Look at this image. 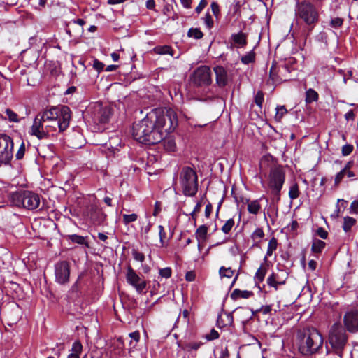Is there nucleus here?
<instances>
[{
    "label": "nucleus",
    "mask_w": 358,
    "mask_h": 358,
    "mask_svg": "<svg viewBox=\"0 0 358 358\" xmlns=\"http://www.w3.org/2000/svg\"><path fill=\"white\" fill-rule=\"evenodd\" d=\"M178 125V118L173 109L155 108L133 126V136L138 142L148 145L159 143L163 131L171 133Z\"/></svg>",
    "instance_id": "f257e3e1"
},
{
    "label": "nucleus",
    "mask_w": 358,
    "mask_h": 358,
    "mask_svg": "<svg viewBox=\"0 0 358 358\" xmlns=\"http://www.w3.org/2000/svg\"><path fill=\"white\" fill-rule=\"evenodd\" d=\"M297 346L299 352L305 356L317 353L323 345V337L314 327H306L297 331Z\"/></svg>",
    "instance_id": "f03ea898"
},
{
    "label": "nucleus",
    "mask_w": 358,
    "mask_h": 358,
    "mask_svg": "<svg viewBox=\"0 0 358 358\" xmlns=\"http://www.w3.org/2000/svg\"><path fill=\"white\" fill-rule=\"evenodd\" d=\"M348 335L341 324H334L329 332V343L331 349L327 350V355H333L336 358H343L344 349L348 343Z\"/></svg>",
    "instance_id": "7ed1b4c3"
},
{
    "label": "nucleus",
    "mask_w": 358,
    "mask_h": 358,
    "mask_svg": "<svg viewBox=\"0 0 358 358\" xmlns=\"http://www.w3.org/2000/svg\"><path fill=\"white\" fill-rule=\"evenodd\" d=\"M9 201L14 206L33 210L39 208L41 197L35 192L20 190L10 193Z\"/></svg>",
    "instance_id": "20e7f679"
},
{
    "label": "nucleus",
    "mask_w": 358,
    "mask_h": 358,
    "mask_svg": "<svg viewBox=\"0 0 358 358\" xmlns=\"http://www.w3.org/2000/svg\"><path fill=\"white\" fill-rule=\"evenodd\" d=\"M179 183L182 194L186 196H194L198 192V176L196 171L189 166H183L179 173Z\"/></svg>",
    "instance_id": "39448f33"
},
{
    "label": "nucleus",
    "mask_w": 358,
    "mask_h": 358,
    "mask_svg": "<svg viewBox=\"0 0 358 358\" xmlns=\"http://www.w3.org/2000/svg\"><path fill=\"white\" fill-rule=\"evenodd\" d=\"M296 17L306 25L314 27L319 21V12L314 4L308 1L298 2L295 9Z\"/></svg>",
    "instance_id": "423d86ee"
},
{
    "label": "nucleus",
    "mask_w": 358,
    "mask_h": 358,
    "mask_svg": "<svg viewBox=\"0 0 358 358\" xmlns=\"http://www.w3.org/2000/svg\"><path fill=\"white\" fill-rule=\"evenodd\" d=\"M285 180V173L281 166L273 167L268 175V185L273 196V199L277 202L280 200V192Z\"/></svg>",
    "instance_id": "0eeeda50"
},
{
    "label": "nucleus",
    "mask_w": 358,
    "mask_h": 358,
    "mask_svg": "<svg viewBox=\"0 0 358 358\" xmlns=\"http://www.w3.org/2000/svg\"><path fill=\"white\" fill-rule=\"evenodd\" d=\"M87 113L90 115L94 124L108 123L113 114V108L101 103L96 102L88 107Z\"/></svg>",
    "instance_id": "6e6552de"
},
{
    "label": "nucleus",
    "mask_w": 358,
    "mask_h": 358,
    "mask_svg": "<svg viewBox=\"0 0 358 358\" xmlns=\"http://www.w3.org/2000/svg\"><path fill=\"white\" fill-rule=\"evenodd\" d=\"M45 121H42L41 117L36 115L30 128L29 134L39 140L48 139L50 133L56 131V129H54V125H45Z\"/></svg>",
    "instance_id": "1a4fd4ad"
},
{
    "label": "nucleus",
    "mask_w": 358,
    "mask_h": 358,
    "mask_svg": "<svg viewBox=\"0 0 358 358\" xmlns=\"http://www.w3.org/2000/svg\"><path fill=\"white\" fill-rule=\"evenodd\" d=\"M13 139L5 134H0V163L8 164L13 157Z\"/></svg>",
    "instance_id": "9d476101"
},
{
    "label": "nucleus",
    "mask_w": 358,
    "mask_h": 358,
    "mask_svg": "<svg viewBox=\"0 0 358 358\" xmlns=\"http://www.w3.org/2000/svg\"><path fill=\"white\" fill-rule=\"evenodd\" d=\"M192 80L196 86L210 85L212 83L211 71L207 66L198 67L193 73Z\"/></svg>",
    "instance_id": "9b49d317"
},
{
    "label": "nucleus",
    "mask_w": 358,
    "mask_h": 358,
    "mask_svg": "<svg viewBox=\"0 0 358 358\" xmlns=\"http://www.w3.org/2000/svg\"><path fill=\"white\" fill-rule=\"evenodd\" d=\"M55 281L60 285L69 282L70 277V264L67 261H61L55 265Z\"/></svg>",
    "instance_id": "f8f14e48"
},
{
    "label": "nucleus",
    "mask_w": 358,
    "mask_h": 358,
    "mask_svg": "<svg viewBox=\"0 0 358 358\" xmlns=\"http://www.w3.org/2000/svg\"><path fill=\"white\" fill-rule=\"evenodd\" d=\"M126 280L130 285L136 289L138 293L143 292L146 288V281L142 279L131 266L127 268Z\"/></svg>",
    "instance_id": "ddd939ff"
},
{
    "label": "nucleus",
    "mask_w": 358,
    "mask_h": 358,
    "mask_svg": "<svg viewBox=\"0 0 358 358\" xmlns=\"http://www.w3.org/2000/svg\"><path fill=\"white\" fill-rule=\"evenodd\" d=\"M345 327L350 332L358 331V308H352L343 317Z\"/></svg>",
    "instance_id": "4468645a"
},
{
    "label": "nucleus",
    "mask_w": 358,
    "mask_h": 358,
    "mask_svg": "<svg viewBox=\"0 0 358 358\" xmlns=\"http://www.w3.org/2000/svg\"><path fill=\"white\" fill-rule=\"evenodd\" d=\"M71 118V111L70 108L67 106H60L57 119L58 124H57L60 132H63L69 127Z\"/></svg>",
    "instance_id": "2eb2a0df"
},
{
    "label": "nucleus",
    "mask_w": 358,
    "mask_h": 358,
    "mask_svg": "<svg viewBox=\"0 0 358 358\" xmlns=\"http://www.w3.org/2000/svg\"><path fill=\"white\" fill-rule=\"evenodd\" d=\"M289 73V67L285 66H282L281 69L277 70V68L274 66H272L270 69L269 73V80L268 82L271 81L273 85L279 84L283 81H287L290 80V78H287L285 76V73Z\"/></svg>",
    "instance_id": "dca6fc26"
},
{
    "label": "nucleus",
    "mask_w": 358,
    "mask_h": 358,
    "mask_svg": "<svg viewBox=\"0 0 358 358\" xmlns=\"http://www.w3.org/2000/svg\"><path fill=\"white\" fill-rule=\"evenodd\" d=\"M59 106L52 107L50 109H46L43 112L39 113L37 115L41 117L42 121H45L46 123L48 122L54 123V129H56L57 119L59 117Z\"/></svg>",
    "instance_id": "f3484780"
},
{
    "label": "nucleus",
    "mask_w": 358,
    "mask_h": 358,
    "mask_svg": "<svg viewBox=\"0 0 358 358\" xmlns=\"http://www.w3.org/2000/svg\"><path fill=\"white\" fill-rule=\"evenodd\" d=\"M214 71L216 76V83L220 87H224L228 83V76L226 69L221 66L214 67Z\"/></svg>",
    "instance_id": "a211bd4d"
},
{
    "label": "nucleus",
    "mask_w": 358,
    "mask_h": 358,
    "mask_svg": "<svg viewBox=\"0 0 358 358\" xmlns=\"http://www.w3.org/2000/svg\"><path fill=\"white\" fill-rule=\"evenodd\" d=\"M247 37V34L243 31L233 34L231 36V40L232 41L231 45H234L237 48L245 47L248 43Z\"/></svg>",
    "instance_id": "6ab92c4d"
},
{
    "label": "nucleus",
    "mask_w": 358,
    "mask_h": 358,
    "mask_svg": "<svg viewBox=\"0 0 358 358\" xmlns=\"http://www.w3.org/2000/svg\"><path fill=\"white\" fill-rule=\"evenodd\" d=\"M286 279H284L280 276L278 273H272L266 280L267 285L274 288L275 291L278 289L280 285H285Z\"/></svg>",
    "instance_id": "aec40b11"
},
{
    "label": "nucleus",
    "mask_w": 358,
    "mask_h": 358,
    "mask_svg": "<svg viewBox=\"0 0 358 358\" xmlns=\"http://www.w3.org/2000/svg\"><path fill=\"white\" fill-rule=\"evenodd\" d=\"M163 131V138L159 142L162 144L164 149L169 152H173L176 150V145L174 138L172 136L166 137Z\"/></svg>",
    "instance_id": "412c9836"
},
{
    "label": "nucleus",
    "mask_w": 358,
    "mask_h": 358,
    "mask_svg": "<svg viewBox=\"0 0 358 358\" xmlns=\"http://www.w3.org/2000/svg\"><path fill=\"white\" fill-rule=\"evenodd\" d=\"M177 345L182 350L190 352L191 350H197L200 346L201 343L198 342H182V341H178L177 342Z\"/></svg>",
    "instance_id": "4be33fe9"
},
{
    "label": "nucleus",
    "mask_w": 358,
    "mask_h": 358,
    "mask_svg": "<svg viewBox=\"0 0 358 358\" xmlns=\"http://www.w3.org/2000/svg\"><path fill=\"white\" fill-rule=\"evenodd\" d=\"M253 295V292L248 290H240L239 289H235L231 294V299L233 300H237L240 298L248 299Z\"/></svg>",
    "instance_id": "5701e85b"
},
{
    "label": "nucleus",
    "mask_w": 358,
    "mask_h": 358,
    "mask_svg": "<svg viewBox=\"0 0 358 358\" xmlns=\"http://www.w3.org/2000/svg\"><path fill=\"white\" fill-rule=\"evenodd\" d=\"M267 271L268 266L266 264H262L260 267L257 269L255 275V280L256 283H260L264 281Z\"/></svg>",
    "instance_id": "b1692460"
},
{
    "label": "nucleus",
    "mask_w": 358,
    "mask_h": 358,
    "mask_svg": "<svg viewBox=\"0 0 358 358\" xmlns=\"http://www.w3.org/2000/svg\"><path fill=\"white\" fill-rule=\"evenodd\" d=\"M208 227L205 224L201 225L195 232L196 238L199 242L205 241L207 239Z\"/></svg>",
    "instance_id": "393cba45"
},
{
    "label": "nucleus",
    "mask_w": 358,
    "mask_h": 358,
    "mask_svg": "<svg viewBox=\"0 0 358 358\" xmlns=\"http://www.w3.org/2000/svg\"><path fill=\"white\" fill-rule=\"evenodd\" d=\"M67 239L71 241L73 243H77L78 245H85L86 247H89L88 242L87 241V237H84L77 234H70L68 235Z\"/></svg>",
    "instance_id": "a878e982"
},
{
    "label": "nucleus",
    "mask_w": 358,
    "mask_h": 358,
    "mask_svg": "<svg viewBox=\"0 0 358 358\" xmlns=\"http://www.w3.org/2000/svg\"><path fill=\"white\" fill-rule=\"evenodd\" d=\"M261 209L259 199L249 201L248 203V211L252 215H257Z\"/></svg>",
    "instance_id": "bb28decb"
},
{
    "label": "nucleus",
    "mask_w": 358,
    "mask_h": 358,
    "mask_svg": "<svg viewBox=\"0 0 358 358\" xmlns=\"http://www.w3.org/2000/svg\"><path fill=\"white\" fill-rule=\"evenodd\" d=\"M356 219L352 217L346 216L343 218L342 228L345 233H348L351 230L352 227L356 224Z\"/></svg>",
    "instance_id": "cd10ccee"
},
{
    "label": "nucleus",
    "mask_w": 358,
    "mask_h": 358,
    "mask_svg": "<svg viewBox=\"0 0 358 358\" xmlns=\"http://www.w3.org/2000/svg\"><path fill=\"white\" fill-rule=\"evenodd\" d=\"M235 312L239 317L245 315V317L241 318V322L243 323L248 322L252 317V314H250V310H249L248 308H243L240 307L236 308L235 310Z\"/></svg>",
    "instance_id": "c85d7f7f"
},
{
    "label": "nucleus",
    "mask_w": 358,
    "mask_h": 358,
    "mask_svg": "<svg viewBox=\"0 0 358 358\" xmlns=\"http://www.w3.org/2000/svg\"><path fill=\"white\" fill-rule=\"evenodd\" d=\"M325 245H326V243L323 241H321L319 239H315V240H313V242L312 244L311 251L314 253L320 254L322 252Z\"/></svg>",
    "instance_id": "c756f323"
},
{
    "label": "nucleus",
    "mask_w": 358,
    "mask_h": 358,
    "mask_svg": "<svg viewBox=\"0 0 358 358\" xmlns=\"http://www.w3.org/2000/svg\"><path fill=\"white\" fill-rule=\"evenodd\" d=\"M90 217L95 224H101L105 219V215L99 209H96L91 213Z\"/></svg>",
    "instance_id": "7c9ffc66"
},
{
    "label": "nucleus",
    "mask_w": 358,
    "mask_h": 358,
    "mask_svg": "<svg viewBox=\"0 0 358 358\" xmlns=\"http://www.w3.org/2000/svg\"><path fill=\"white\" fill-rule=\"evenodd\" d=\"M235 271L231 267L221 266L219 269V275L221 278H231L234 275Z\"/></svg>",
    "instance_id": "2f4dec72"
},
{
    "label": "nucleus",
    "mask_w": 358,
    "mask_h": 358,
    "mask_svg": "<svg viewBox=\"0 0 358 358\" xmlns=\"http://www.w3.org/2000/svg\"><path fill=\"white\" fill-rule=\"evenodd\" d=\"M319 95L313 89H308L306 92V102L310 103L313 101H317Z\"/></svg>",
    "instance_id": "473e14b6"
},
{
    "label": "nucleus",
    "mask_w": 358,
    "mask_h": 358,
    "mask_svg": "<svg viewBox=\"0 0 358 358\" xmlns=\"http://www.w3.org/2000/svg\"><path fill=\"white\" fill-rule=\"evenodd\" d=\"M241 61L244 64L253 63L255 61V53L253 50L247 52L245 55L242 56Z\"/></svg>",
    "instance_id": "72a5a7b5"
},
{
    "label": "nucleus",
    "mask_w": 358,
    "mask_h": 358,
    "mask_svg": "<svg viewBox=\"0 0 358 358\" xmlns=\"http://www.w3.org/2000/svg\"><path fill=\"white\" fill-rule=\"evenodd\" d=\"M154 52L158 55L169 54L173 55L172 48L169 45L157 46L153 49Z\"/></svg>",
    "instance_id": "f704fd0d"
},
{
    "label": "nucleus",
    "mask_w": 358,
    "mask_h": 358,
    "mask_svg": "<svg viewBox=\"0 0 358 358\" xmlns=\"http://www.w3.org/2000/svg\"><path fill=\"white\" fill-rule=\"evenodd\" d=\"M264 232L262 228H257L251 234V238L256 243L261 242L264 237Z\"/></svg>",
    "instance_id": "c9c22d12"
},
{
    "label": "nucleus",
    "mask_w": 358,
    "mask_h": 358,
    "mask_svg": "<svg viewBox=\"0 0 358 358\" xmlns=\"http://www.w3.org/2000/svg\"><path fill=\"white\" fill-rule=\"evenodd\" d=\"M278 241L275 237H273L268 243L266 251V257H271L273 252L277 250Z\"/></svg>",
    "instance_id": "e433bc0d"
},
{
    "label": "nucleus",
    "mask_w": 358,
    "mask_h": 358,
    "mask_svg": "<svg viewBox=\"0 0 358 358\" xmlns=\"http://www.w3.org/2000/svg\"><path fill=\"white\" fill-rule=\"evenodd\" d=\"M187 36L194 39H201L203 38V34L199 28H191L187 32Z\"/></svg>",
    "instance_id": "4c0bfd02"
},
{
    "label": "nucleus",
    "mask_w": 358,
    "mask_h": 358,
    "mask_svg": "<svg viewBox=\"0 0 358 358\" xmlns=\"http://www.w3.org/2000/svg\"><path fill=\"white\" fill-rule=\"evenodd\" d=\"M299 188L297 183L292 184L289 190V196L292 200L296 199L299 196Z\"/></svg>",
    "instance_id": "58836bf2"
},
{
    "label": "nucleus",
    "mask_w": 358,
    "mask_h": 358,
    "mask_svg": "<svg viewBox=\"0 0 358 358\" xmlns=\"http://www.w3.org/2000/svg\"><path fill=\"white\" fill-rule=\"evenodd\" d=\"M287 113V109L284 106H277L275 120L277 122H280L282 117Z\"/></svg>",
    "instance_id": "ea45409f"
},
{
    "label": "nucleus",
    "mask_w": 358,
    "mask_h": 358,
    "mask_svg": "<svg viewBox=\"0 0 358 358\" xmlns=\"http://www.w3.org/2000/svg\"><path fill=\"white\" fill-rule=\"evenodd\" d=\"M234 226V219L231 218V219H229L224 224L222 227V229L221 230L222 231V232L225 234H228L232 227Z\"/></svg>",
    "instance_id": "a19ab883"
},
{
    "label": "nucleus",
    "mask_w": 358,
    "mask_h": 358,
    "mask_svg": "<svg viewBox=\"0 0 358 358\" xmlns=\"http://www.w3.org/2000/svg\"><path fill=\"white\" fill-rule=\"evenodd\" d=\"M5 113L8 119L10 122H18L20 121L17 114L13 111L11 109L7 108Z\"/></svg>",
    "instance_id": "79ce46f5"
},
{
    "label": "nucleus",
    "mask_w": 358,
    "mask_h": 358,
    "mask_svg": "<svg viewBox=\"0 0 358 358\" xmlns=\"http://www.w3.org/2000/svg\"><path fill=\"white\" fill-rule=\"evenodd\" d=\"M138 218V215L136 213H132L130 215L124 214L122 215L123 222L125 224H128L129 223L135 222Z\"/></svg>",
    "instance_id": "37998d69"
},
{
    "label": "nucleus",
    "mask_w": 358,
    "mask_h": 358,
    "mask_svg": "<svg viewBox=\"0 0 358 358\" xmlns=\"http://www.w3.org/2000/svg\"><path fill=\"white\" fill-rule=\"evenodd\" d=\"M264 102V93L262 91H258L255 96V103L261 109Z\"/></svg>",
    "instance_id": "c03bdc74"
},
{
    "label": "nucleus",
    "mask_w": 358,
    "mask_h": 358,
    "mask_svg": "<svg viewBox=\"0 0 358 358\" xmlns=\"http://www.w3.org/2000/svg\"><path fill=\"white\" fill-rule=\"evenodd\" d=\"M345 176H347L345 172V170L341 169L338 173H337V174L335 176L334 185L338 186Z\"/></svg>",
    "instance_id": "a18cd8bd"
},
{
    "label": "nucleus",
    "mask_w": 358,
    "mask_h": 358,
    "mask_svg": "<svg viewBox=\"0 0 358 358\" xmlns=\"http://www.w3.org/2000/svg\"><path fill=\"white\" fill-rule=\"evenodd\" d=\"M26 148H25V143L22 141L20 148H18L17 153H16V159H22L24 157V153H25Z\"/></svg>",
    "instance_id": "49530a36"
},
{
    "label": "nucleus",
    "mask_w": 358,
    "mask_h": 358,
    "mask_svg": "<svg viewBox=\"0 0 358 358\" xmlns=\"http://www.w3.org/2000/svg\"><path fill=\"white\" fill-rule=\"evenodd\" d=\"M159 273L162 278L167 279L171 276L172 270L170 267H166L164 268L159 269Z\"/></svg>",
    "instance_id": "de8ad7c7"
},
{
    "label": "nucleus",
    "mask_w": 358,
    "mask_h": 358,
    "mask_svg": "<svg viewBox=\"0 0 358 358\" xmlns=\"http://www.w3.org/2000/svg\"><path fill=\"white\" fill-rule=\"evenodd\" d=\"M343 24V19L341 17H335L331 19L330 25L334 28L341 27Z\"/></svg>",
    "instance_id": "09e8293b"
},
{
    "label": "nucleus",
    "mask_w": 358,
    "mask_h": 358,
    "mask_svg": "<svg viewBox=\"0 0 358 358\" xmlns=\"http://www.w3.org/2000/svg\"><path fill=\"white\" fill-rule=\"evenodd\" d=\"M71 350H72V352H73V353L80 355V353L82 352V350H83V346H82L80 342H79V341L74 342L73 343Z\"/></svg>",
    "instance_id": "8fccbe9b"
},
{
    "label": "nucleus",
    "mask_w": 358,
    "mask_h": 358,
    "mask_svg": "<svg viewBox=\"0 0 358 358\" xmlns=\"http://www.w3.org/2000/svg\"><path fill=\"white\" fill-rule=\"evenodd\" d=\"M132 255L135 260L143 262L145 260V256L142 252L136 250H132Z\"/></svg>",
    "instance_id": "3c124183"
},
{
    "label": "nucleus",
    "mask_w": 358,
    "mask_h": 358,
    "mask_svg": "<svg viewBox=\"0 0 358 358\" xmlns=\"http://www.w3.org/2000/svg\"><path fill=\"white\" fill-rule=\"evenodd\" d=\"M353 151V145L350 144H346L342 148V155L343 156L349 155Z\"/></svg>",
    "instance_id": "603ef678"
},
{
    "label": "nucleus",
    "mask_w": 358,
    "mask_h": 358,
    "mask_svg": "<svg viewBox=\"0 0 358 358\" xmlns=\"http://www.w3.org/2000/svg\"><path fill=\"white\" fill-rule=\"evenodd\" d=\"M220 336L219 333L214 329H211L210 332L206 336L208 341H213L218 338Z\"/></svg>",
    "instance_id": "864d4df0"
},
{
    "label": "nucleus",
    "mask_w": 358,
    "mask_h": 358,
    "mask_svg": "<svg viewBox=\"0 0 358 358\" xmlns=\"http://www.w3.org/2000/svg\"><path fill=\"white\" fill-rule=\"evenodd\" d=\"M349 212L350 214H358V200H355L351 203Z\"/></svg>",
    "instance_id": "5fc2aeb1"
},
{
    "label": "nucleus",
    "mask_w": 358,
    "mask_h": 358,
    "mask_svg": "<svg viewBox=\"0 0 358 358\" xmlns=\"http://www.w3.org/2000/svg\"><path fill=\"white\" fill-rule=\"evenodd\" d=\"M203 19L206 27L210 29L213 26V20L210 13H206Z\"/></svg>",
    "instance_id": "6e6d98bb"
},
{
    "label": "nucleus",
    "mask_w": 358,
    "mask_h": 358,
    "mask_svg": "<svg viewBox=\"0 0 358 358\" xmlns=\"http://www.w3.org/2000/svg\"><path fill=\"white\" fill-rule=\"evenodd\" d=\"M159 235L160 238V242L162 245L164 244V239L166 238V232L164 231V227L162 225L159 226Z\"/></svg>",
    "instance_id": "4d7b16f0"
},
{
    "label": "nucleus",
    "mask_w": 358,
    "mask_h": 358,
    "mask_svg": "<svg viewBox=\"0 0 358 358\" xmlns=\"http://www.w3.org/2000/svg\"><path fill=\"white\" fill-rule=\"evenodd\" d=\"M316 234L321 238L326 239L328 236V232L322 227H320L316 231Z\"/></svg>",
    "instance_id": "13d9d810"
},
{
    "label": "nucleus",
    "mask_w": 358,
    "mask_h": 358,
    "mask_svg": "<svg viewBox=\"0 0 358 358\" xmlns=\"http://www.w3.org/2000/svg\"><path fill=\"white\" fill-rule=\"evenodd\" d=\"M32 4H34L36 8H44L47 0H31Z\"/></svg>",
    "instance_id": "bf43d9fd"
},
{
    "label": "nucleus",
    "mask_w": 358,
    "mask_h": 358,
    "mask_svg": "<svg viewBox=\"0 0 358 358\" xmlns=\"http://www.w3.org/2000/svg\"><path fill=\"white\" fill-rule=\"evenodd\" d=\"M93 67L99 72L103 70L104 67V64L99 61L98 59H94L93 63Z\"/></svg>",
    "instance_id": "052dcab7"
},
{
    "label": "nucleus",
    "mask_w": 358,
    "mask_h": 358,
    "mask_svg": "<svg viewBox=\"0 0 358 358\" xmlns=\"http://www.w3.org/2000/svg\"><path fill=\"white\" fill-rule=\"evenodd\" d=\"M272 310L271 305L262 306L261 308L259 310L263 315H267L271 313Z\"/></svg>",
    "instance_id": "680f3d73"
},
{
    "label": "nucleus",
    "mask_w": 358,
    "mask_h": 358,
    "mask_svg": "<svg viewBox=\"0 0 358 358\" xmlns=\"http://www.w3.org/2000/svg\"><path fill=\"white\" fill-rule=\"evenodd\" d=\"M212 12L215 16H217L220 14V7L216 2H213L210 5Z\"/></svg>",
    "instance_id": "e2e57ef3"
},
{
    "label": "nucleus",
    "mask_w": 358,
    "mask_h": 358,
    "mask_svg": "<svg viewBox=\"0 0 358 358\" xmlns=\"http://www.w3.org/2000/svg\"><path fill=\"white\" fill-rule=\"evenodd\" d=\"M201 207V203L198 202L196 205L195 206L194 210L191 213V216L194 220V224H196V217H195V213H199Z\"/></svg>",
    "instance_id": "0e129e2a"
},
{
    "label": "nucleus",
    "mask_w": 358,
    "mask_h": 358,
    "mask_svg": "<svg viewBox=\"0 0 358 358\" xmlns=\"http://www.w3.org/2000/svg\"><path fill=\"white\" fill-rule=\"evenodd\" d=\"M206 5H207V1L206 0H201L199 5L196 6V8L195 9L196 12L197 13H200Z\"/></svg>",
    "instance_id": "69168bd1"
},
{
    "label": "nucleus",
    "mask_w": 358,
    "mask_h": 358,
    "mask_svg": "<svg viewBox=\"0 0 358 358\" xmlns=\"http://www.w3.org/2000/svg\"><path fill=\"white\" fill-rule=\"evenodd\" d=\"M219 358H229V352L227 347L222 348Z\"/></svg>",
    "instance_id": "338daca9"
},
{
    "label": "nucleus",
    "mask_w": 358,
    "mask_h": 358,
    "mask_svg": "<svg viewBox=\"0 0 358 358\" xmlns=\"http://www.w3.org/2000/svg\"><path fill=\"white\" fill-rule=\"evenodd\" d=\"M212 211H213V206L211 205V203H208L206 205V208H205V216L207 218H208L210 216Z\"/></svg>",
    "instance_id": "774afa93"
}]
</instances>
